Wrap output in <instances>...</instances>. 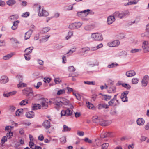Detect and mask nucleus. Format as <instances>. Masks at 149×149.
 Instances as JSON below:
<instances>
[{
	"mask_svg": "<svg viewBox=\"0 0 149 149\" xmlns=\"http://www.w3.org/2000/svg\"><path fill=\"white\" fill-rule=\"evenodd\" d=\"M23 110L22 109H19L17 110L15 112L16 116H19L22 114Z\"/></svg>",
	"mask_w": 149,
	"mask_h": 149,
	"instance_id": "30",
	"label": "nucleus"
},
{
	"mask_svg": "<svg viewBox=\"0 0 149 149\" xmlns=\"http://www.w3.org/2000/svg\"><path fill=\"white\" fill-rule=\"evenodd\" d=\"M103 96L104 99L106 101H108L110 100L111 97V96H109L107 95H103Z\"/></svg>",
	"mask_w": 149,
	"mask_h": 149,
	"instance_id": "45",
	"label": "nucleus"
},
{
	"mask_svg": "<svg viewBox=\"0 0 149 149\" xmlns=\"http://www.w3.org/2000/svg\"><path fill=\"white\" fill-rule=\"evenodd\" d=\"M109 146V144L108 143H104L102 145V149H107Z\"/></svg>",
	"mask_w": 149,
	"mask_h": 149,
	"instance_id": "58",
	"label": "nucleus"
},
{
	"mask_svg": "<svg viewBox=\"0 0 149 149\" xmlns=\"http://www.w3.org/2000/svg\"><path fill=\"white\" fill-rule=\"evenodd\" d=\"M69 71L70 72H74L75 70V69L73 66H70L68 68Z\"/></svg>",
	"mask_w": 149,
	"mask_h": 149,
	"instance_id": "54",
	"label": "nucleus"
},
{
	"mask_svg": "<svg viewBox=\"0 0 149 149\" xmlns=\"http://www.w3.org/2000/svg\"><path fill=\"white\" fill-rule=\"evenodd\" d=\"M12 127L11 126H6L5 127V130L8 132H11V129Z\"/></svg>",
	"mask_w": 149,
	"mask_h": 149,
	"instance_id": "59",
	"label": "nucleus"
},
{
	"mask_svg": "<svg viewBox=\"0 0 149 149\" xmlns=\"http://www.w3.org/2000/svg\"><path fill=\"white\" fill-rule=\"evenodd\" d=\"M75 48H73L72 49L73 50H70L66 54H69V55H70L73 52H74L75 51Z\"/></svg>",
	"mask_w": 149,
	"mask_h": 149,
	"instance_id": "64",
	"label": "nucleus"
},
{
	"mask_svg": "<svg viewBox=\"0 0 149 149\" xmlns=\"http://www.w3.org/2000/svg\"><path fill=\"white\" fill-rule=\"evenodd\" d=\"M91 37L93 39L96 40H102L103 39L102 35L98 33L92 34Z\"/></svg>",
	"mask_w": 149,
	"mask_h": 149,
	"instance_id": "4",
	"label": "nucleus"
},
{
	"mask_svg": "<svg viewBox=\"0 0 149 149\" xmlns=\"http://www.w3.org/2000/svg\"><path fill=\"white\" fill-rule=\"evenodd\" d=\"M71 130V128L69 127L68 126L66 125H64L63 126V129L62 130L63 132H65L66 131H69Z\"/></svg>",
	"mask_w": 149,
	"mask_h": 149,
	"instance_id": "33",
	"label": "nucleus"
},
{
	"mask_svg": "<svg viewBox=\"0 0 149 149\" xmlns=\"http://www.w3.org/2000/svg\"><path fill=\"white\" fill-rule=\"evenodd\" d=\"M139 81L138 79L136 78H134L132 79V83L133 84H137Z\"/></svg>",
	"mask_w": 149,
	"mask_h": 149,
	"instance_id": "46",
	"label": "nucleus"
},
{
	"mask_svg": "<svg viewBox=\"0 0 149 149\" xmlns=\"http://www.w3.org/2000/svg\"><path fill=\"white\" fill-rule=\"evenodd\" d=\"M13 136V133L10 132L7 133L6 134V137L8 139H10Z\"/></svg>",
	"mask_w": 149,
	"mask_h": 149,
	"instance_id": "40",
	"label": "nucleus"
},
{
	"mask_svg": "<svg viewBox=\"0 0 149 149\" xmlns=\"http://www.w3.org/2000/svg\"><path fill=\"white\" fill-rule=\"evenodd\" d=\"M72 112L68 108L66 110H63L61 112V116H68L72 114Z\"/></svg>",
	"mask_w": 149,
	"mask_h": 149,
	"instance_id": "5",
	"label": "nucleus"
},
{
	"mask_svg": "<svg viewBox=\"0 0 149 149\" xmlns=\"http://www.w3.org/2000/svg\"><path fill=\"white\" fill-rule=\"evenodd\" d=\"M118 103V100H116L114 99H112L108 102V104L110 106H115Z\"/></svg>",
	"mask_w": 149,
	"mask_h": 149,
	"instance_id": "13",
	"label": "nucleus"
},
{
	"mask_svg": "<svg viewBox=\"0 0 149 149\" xmlns=\"http://www.w3.org/2000/svg\"><path fill=\"white\" fill-rule=\"evenodd\" d=\"M110 113L113 116H116L117 115V112L115 109H113L111 110Z\"/></svg>",
	"mask_w": 149,
	"mask_h": 149,
	"instance_id": "43",
	"label": "nucleus"
},
{
	"mask_svg": "<svg viewBox=\"0 0 149 149\" xmlns=\"http://www.w3.org/2000/svg\"><path fill=\"white\" fill-rule=\"evenodd\" d=\"M87 104V107L89 108V109H92L93 107H94V106L91 103H90L89 102H86Z\"/></svg>",
	"mask_w": 149,
	"mask_h": 149,
	"instance_id": "38",
	"label": "nucleus"
},
{
	"mask_svg": "<svg viewBox=\"0 0 149 149\" xmlns=\"http://www.w3.org/2000/svg\"><path fill=\"white\" fill-rule=\"evenodd\" d=\"M42 84L41 82H39L37 83L36 85H34V86L36 89H38L40 86L42 85Z\"/></svg>",
	"mask_w": 149,
	"mask_h": 149,
	"instance_id": "55",
	"label": "nucleus"
},
{
	"mask_svg": "<svg viewBox=\"0 0 149 149\" xmlns=\"http://www.w3.org/2000/svg\"><path fill=\"white\" fill-rule=\"evenodd\" d=\"M122 86L123 87L127 89H129L130 88V86L129 84H122Z\"/></svg>",
	"mask_w": 149,
	"mask_h": 149,
	"instance_id": "63",
	"label": "nucleus"
},
{
	"mask_svg": "<svg viewBox=\"0 0 149 149\" xmlns=\"http://www.w3.org/2000/svg\"><path fill=\"white\" fill-rule=\"evenodd\" d=\"M13 55V54H8L4 56L3 57V59L4 60H7L9 59Z\"/></svg>",
	"mask_w": 149,
	"mask_h": 149,
	"instance_id": "35",
	"label": "nucleus"
},
{
	"mask_svg": "<svg viewBox=\"0 0 149 149\" xmlns=\"http://www.w3.org/2000/svg\"><path fill=\"white\" fill-rule=\"evenodd\" d=\"M118 65L117 63H113L111 64L108 65L107 67L109 68H112Z\"/></svg>",
	"mask_w": 149,
	"mask_h": 149,
	"instance_id": "32",
	"label": "nucleus"
},
{
	"mask_svg": "<svg viewBox=\"0 0 149 149\" xmlns=\"http://www.w3.org/2000/svg\"><path fill=\"white\" fill-rule=\"evenodd\" d=\"M101 117H99L97 116H95L93 117L92 118L93 121L94 123H99L100 121V118H101Z\"/></svg>",
	"mask_w": 149,
	"mask_h": 149,
	"instance_id": "16",
	"label": "nucleus"
},
{
	"mask_svg": "<svg viewBox=\"0 0 149 149\" xmlns=\"http://www.w3.org/2000/svg\"><path fill=\"white\" fill-rule=\"evenodd\" d=\"M115 20V17L114 16L111 15L107 18V23L108 24H110L112 23Z\"/></svg>",
	"mask_w": 149,
	"mask_h": 149,
	"instance_id": "14",
	"label": "nucleus"
},
{
	"mask_svg": "<svg viewBox=\"0 0 149 149\" xmlns=\"http://www.w3.org/2000/svg\"><path fill=\"white\" fill-rule=\"evenodd\" d=\"M26 86V84L23 83H22L21 81L19 82V84L17 85V86L18 88H20L22 87H25Z\"/></svg>",
	"mask_w": 149,
	"mask_h": 149,
	"instance_id": "34",
	"label": "nucleus"
},
{
	"mask_svg": "<svg viewBox=\"0 0 149 149\" xmlns=\"http://www.w3.org/2000/svg\"><path fill=\"white\" fill-rule=\"evenodd\" d=\"M141 50V49H132L131 50V52L132 53L137 52H140Z\"/></svg>",
	"mask_w": 149,
	"mask_h": 149,
	"instance_id": "57",
	"label": "nucleus"
},
{
	"mask_svg": "<svg viewBox=\"0 0 149 149\" xmlns=\"http://www.w3.org/2000/svg\"><path fill=\"white\" fill-rule=\"evenodd\" d=\"M130 0H124V3L125 6H126L129 5L130 4Z\"/></svg>",
	"mask_w": 149,
	"mask_h": 149,
	"instance_id": "56",
	"label": "nucleus"
},
{
	"mask_svg": "<svg viewBox=\"0 0 149 149\" xmlns=\"http://www.w3.org/2000/svg\"><path fill=\"white\" fill-rule=\"evenodd\" d=\"M149 43L148 41H143L142 44V48L144 53L149 52Z\"/></svg>",
	"mask_w": 149,
	"mask_h": 149,
	"instance_id": "3",
	"label": "nucleus"
},
{
	"mask_svg": "<svg viewBox=\"0 0 149 149\" xmlns=\"http://www.w3.org/2000/svg\"><path fill=\"white\" fill-rule=\"evenodd\" d=\"M129 15V12L128 11H125L124 12H122L120 13L118 11H116L115 12L113 15V16L114 17H116V18H119L120 19H122L124 18L127 15Z\"/></svg>",
	"mask_w": 149,
	"mask_h": 149,
	"instance_id": "1",
	"label": "nucleus"
},
{
	"mask_svg": "<svg viewBox=\"0 0 149 149\" xmlns=\"http://www.w3.org/2000/svg\"><path fill=\"white\" fill-rule=\"evenodd\" d=\"M76 29H78L81 27L82 24V23L80 22L77 23H75Z\"/></svg>",
	"mask_w": 149,
	"mask_h": 149,
	"instance_id": "52",
	"label": "nucleus"
},
{
	"mask_svg": "<svg viewBox=\"0 0 149 149\" xmlns=\"http://www.w3.org/2000/svg\"><path fill=\"white\" fill-rule=\"evenodd\" d=\"M24 95L26 96H29L30 97L33 96V91L31 88H26L22 90Z\"/></svg>",
	"mask_w": 149,
	"mask_h": 149,
	"instance_id": "2",
	"label": "nucleus"
},
{
	"mask_svg": "<svg viewBox=\"0 0 149 149\" xmlns=\"http://www.w3.org/2000/svg\"><path fill=\"white\" fill-rule=\"evenodd\" d=\"M111 123V120H104L101 118L100 121V125L102 126H107L109 125Z\"/></svg>",
	"mask_w": 149,
	"mask_h": 149,
	"instance_id": "6",
	"label": "nucleus"
},
{
	"mask_svg": "<svg viewBox=\"0 0 149 149\" xmlns=\"http://www.w3.org/2000/svg\"><path fill=\"white\" fill-rule=\"evenodd\" d=\"M54 81L56 84H59L61 82V80L59 78H56L54 79Z\"/></svg>",
	"mask_w": 149,
	"mask_h": 149,
	"instance_id": "53",
	"label": "nucleus"
},
{
	"mask_svg": "<svg viewBox=\"0 0 149 149\" xmlns=\"http://www.w3.org/2000/svg\"><path fill=\"white\" fill-rule=\"evenodd\" d=\"M61 101L62 104H63L65 105H67L68 104L69 102V101L68 100L64 98H61Z\"/></svg>",
	"mask_w": 149,
	"mask_h": 149,
	"instance_id": "26",
	"label": "nucleus"
},
{
	"mask_svg": "<svg viewBox=\"0 0 149 149\" xmlns=\"http://www.w3.org/2000/svg\"><path fill=\"white\" fill-rule=\"evenodd\" d=\"M149 79V77L148 75H145L144 76L143 78L142 79L141 83L142 86H146L148 83V81Z\"/></svg>",
	"mask_w": 149,
	"mask_h": 149,
	"instance_id": "9",
	"label": "nucleus"
},
{
	"mask_svg": "<svg viewBox=\"0 0 149 149\" xmlns=\"http://www.w3.org/2000/svg\"><path fill=\"white\" fill-rule=\"evenodd\" d=\"M103 45L102 44H100L98 45H97L95 47H92L91 48V49L92 51H95L97 50L98 49L102 47Z\"/></svg>",
	"mask_w": 149,
	"mask_h": 149,
	"instance_id": "29",
	"label": "nucleus"
},
{
	"mask_svg": "<svg viewBox=\"0 0 149 149\" xmlns=\"http://www.w3.org/2000/svg\"><path fill=\"white\" fill-rule=\"evenodd\" d=\"M26 116L28 118H32L34 116V113L32 111L26 113Z\"/></svg>",
	"mask_w": 149,
	"mask_h": 149,
	"instance_id": "19",
	"label": "nucleus"
},
{
	"mask_svg": "<svg viewBox=\"0 0 149 149\" xmlns=\"http://www.w3.org/2000/svg\"><path fill=\"white\" fill-rule=\"evenodd\" d=\"M41 106L39 104H33V105L32 106V110H36L39 109L40 108Z\"/></svg>",
	"mask_w": 149,
	"mask_h": 149,
	"instance_id": "27",
	"label": "nucleus"
},
{
	"mask_svg": "<svg viewBox=\"0 0 149 149\" xmlns=\"http://www.w3.org/2000/svg\"><path fill=\"white\" fill-rule=\"evenodd\" d=\"M113 136L112 133L111 132H104L100 136L101 139H104L108 137H112Z\"/></svg>",
	"mask_w": 149,
	"mask_h": 149,
	"instance_id": "10",
	"label": "nucleus"
},
{
	"mask_svg": "<svg viewBox=\"0 0 149 149\" xmlns=\"http://www.w3.org/2000/svg\"><path fill=\"white\" fill-rule=\"evenodd\" d=\"M19 22V21L18 20L14 22L13 25L11 27V28L13 30H15L17 29L18 26V24Z\"/></svg>",
	"mask_w": 149,
	"mask_h": 149,
	"instance_id": "25",
	"label": "nucleus"
},
{
	"mask_svg": "<svg viewBox=\"0 0 149 149\" xmlns=\"http://www.w3.org/2000/svg\"><path fill=\"white\" fill-rule=\"evenodd\" d=\"M90 11V10L89 9H87L83 11H81L78 12L77 13V15L79 17H82L84 16L86 17L87 15L89 13V12Z\"/></svg>",
	"mask_w": 149,
	"mask_h": 149,
	"instance_id": "7",
	"label": "nucleus"
},
{
	"mask_svg": "<svg viewBox=\"0 0 149 149\" xmlns=\"http://www.w3.org/2000/svg\"><path fill=\"white\" fill-rule=\"evenodd\" d=\"M42 107L43 109L47 108L48 107V103L44 99H42L41 102Z\"/></svg>",
	"mask_w": 149,
	"mask_h": 149,
	"instance_id": "17",
	"label": "nucleus"
},
{
	"mask_svg": "<svg viewBox=\"0 0 149 149\" xmlns=\"http://www.w3.org/2000/svg\"><path fill=\"white\" fill-rule=\"evenodd\" d=\"M50 35H47L40 40V42H43L47 41L48 38L50 37Z\"/></svg>",
	"mask_w": 149,
	"mask_h": 149,
	"instance_id": "24",
	"label": "nucleus"
},
{
	"mask_svg": "<svg viewBox=\"0 0 149 149\" xmlns=\"http://www.w3.org/2000/svg\"><path fill=\"white\" fill-rule=\"evenodd\" d=\"M69 28L71 29H76L75 23L70 24L69 26Z\"/></svg>",
	"mask_w": 149,
	"mask_h": 149,
	"instance_id": "47",
	"label": "nucleus"
},
{
	"mask_svg": "<svg viewBox=\"0 0 149 149\" xmlns=\"http://www.w3.org/2000/svg\"><path fill=\"white\" fill-rule=\"evenodd\" d=\"M28 100H24L22 101L19 103V105L21 106L25 105L27 104L28 103Z\"/></svg>",
	"mask_w": 149,
	"mask_h": 149,
	"instance_id": "41",
	"label": "nucleus"
},
{
	"mask_svg": "<svg viewBox=\"0 0 149 149\" xmlns=\"http://www.w3.org/2000/svg\"><path fill=\"white\" fill-rule=\"evenodd\" d=\"M8 78L6 76L4 75L1 76L0 80L1 83L5 84L8 82Z\"/></svg>",
	"mask_w": 149,
	"mask_h": 149,
	"instance_id": "15",
	"label": "nucleus"
},
{
	"mask_svg": "<svg viewBox=\"0 0 149 149\" xmlns=\"http://www.w3.org/2000/svg\"><path fill=\"white\" fill-rule=\"evenodd\" d=\"M33 48L32 47H30L28 48H26L24 51L25 54H29L31 53L32 50H33Z\"/></svg>",
	"mask_w": 149,
	"mask_h": 149,
	"instance_id": "20",
	"label": "nucleus"
},
{
	"mask_svg": "<svg viewBox=\"0 0 149 149\" xmlns=\"http://www.w3.org/2000/svg\"><path fill=\"white\" fill-rule=\"evenodd\" d=\"M116 87L114 86H112L110 88V90L108 91L109 93L115 92L116 91Z\"/></svg>",
	"mask_w": 149,
	"mask_h": 149,
	"instance_id": "49",
	"label": "nucleus"
},
{
	"mask_svg": "<svg viewBox=\"0 0 149 149\" xmlns=\"http://www.w3.org/2000/svg\"><path fill=\"white\" fill-rule=\"evenodd\" d=\"M50 30V28L46 27L43 28L42 32V33H45L48 32Z\"/></svg>",
	"mask_w": 149,
	"mask_h": 149,
	"instance_id": "36",
	"label": "nucleus"
},
{
	"mask_svg": "<svg viewBox=\"0 0 149 149\" xmlns=\"http://www.w3.org/2000/svg\"><path fill=\"white\" fill-rule=\"evenodd\" d=\"M7 138L6 136H3L2 138L1 142L2 144H4L5 142L7 141Z\"/></svg>",
	"mask_w": 149,
	"mask_h": 149,
	"instance_id": "50",
	"label": "nucleus"
},
{
	"mask_svg": "<svg viewBox=\"0 0 149 149\" xmlns=\"http://www.w3.org/2000/svg\"><path fill=\"white\" fill-rule=\"evenodd\" d=\"M108 108V106L107 104H99L98 105V109H100L103 108L107 109Z\"/></svg>",
	"mask_w": 149,
	"mask_h": 149,
	"instance_id": "28",
	"label": "nucleus"
},
{
	"mask_svg": "<svg viewBox=\"0 0 149 149\" xmlns=\"http://www.w3.org/2000/svg\"><path fill=\"white\" fill-rule=\"evenodd\" d=\"M10 40L13 44H14V43H19V42H18L17 39L15 38H11L10 39Z\"/></svg>",
	"mask_w": 149,
	"mask_h": 149,
	"instance_id": "44",
	"label": "nucleus"
},
{
	"mask_svg": "<svg viewBox=\"0 0 149 149\" xmlns=\"http://www.w3.org/2000/svg\"><path fill=\"white\" fill-rule=\"evenodd\" d=\"M42 125L46 129H49L51 126L50 122L47 120H45L43 122Z\"/></svg>",
	"mask_w": 149,
	"mask_h": 149,
	"instance_id": "12",
	"label": "nucleus"
},
{
	"mask_svg": "<svg viewBox=\"0 0 149 149\" xmlns=\"http://www.w3.org/2000/svg\"><path fill=\"white\" fill-rule=\"evenodd\" d=\"M137 123L139 125H143L145 123V121L142 118H140L137 120Z\"/></svg>",
	"mask_w": 149,
	"mask_h": 149,
	"instance_id": "18",
	"label": "nucleus"
},
{
	"mask_svg": "<svg viewBox=\"0 0 149 149\" xmlns=\"http://www.w3.org/2000/svg\"><path fill=\"white\" fill-rule=\"evenodd\" d=\"M84 83L86 84H87L88 85H95V83L93 81H84Z\"/></svg>",
	"mask_w": 149,
	"mask_h": 149,
	"instance_id": "60",
	"label": "nucleus"
},
{
	"mask_svg": "<svg viewBox=\"0 0 149 149\" xmlns=\"http://www.w3.org/2000/svg\"><path fill=\"white\" fill-rule=\"evenodd\" d=\"M120 42L118 40H115L107 43V45L109 47H115L119 45Z\"/></svg>",
	"mask_w": 149,
	"mask_h": 149,
	"instance_id": "11",
	"label": "nucleus"
},
{
	"mask_svg": "<svg viewBox=\"0 0 149 149\" xmlns=\"http://www.w3.org/2000/svg\"><path fill=\"white\" fill-rule=\"evenodd\" d=\"M16 91H14L12 92H10L6 94H3V96L6 97H8L9 96L13 95L16 93Z\"/></svg>",
	"mask_w": 149,
	"mask_h": 149,
	"instance_id": "23",
	"label": "nucleus"
},
{
	"mask_svg": "<svg viewBox=\"0 0 149 149\" xmlns=\"http://www.w3.org/2000/svg\"><path fill=\"white\" fill-rule=\"evenodd\" d=\"M58 99L57 98H56L54 99V103L58 107H60L61 106H62V104L61 102V100L59 101L58 100Z\"/></svg>",
	"mask_w": 149,
	"mask_h": 149,
	"instance_id": "21",
	"label": "nucleus"
},
{
	"mask_svg": "<svg viewBox=\"0 0 149 149\" xmlns=\"http://www.w3.org/2000/svg\"><path fill=\"white\" fill-rule=\"evenodd\" d=\"M51 80V79L47 77V78H44V80H43V81L44 82L46 83L47 82L48 83H49L50 81Z\"/></svg>",
	"mask_w": 149,
	"mask_h": 149,
	"instance_id": "61",
	"label": "nucleus"
},
{
	"mask_svg": "<svg viewBox=\"0 0 149 149\" xmlns=\"http://www.w3.org/2000/svg\"><path fill=\"white\" fill-rule=\"evenodd\" d=\"M39 11L38 13L39 16H47L49 15L48 13L45 10H43V8H41L40 6L39 7Z\"/></svg>",
	"mask_w": 149,
	"mask_h": 149,
	"instance_id": "8",
	"label": "nucleus"
},
{
	"mask_svg": "<svg viewBox=\"0 0 149 149\" xmlns=\"http://www.w3.org/2000/svg\"><path fill=\"white\" fill-rule=\"evenodd\" d=\"M128 93V91H126L124 92L123 93L121 94V95L120 96V98H123L125 97H127V95Z\"/></svg>",
	"mask_w": 149,
	"mask_h": 149,
	"instance_id": "37",
	"label": "nucleus"
},
{
	"mask_svg": "<svg viewBox=\"0 0 149 149\" xmlns=\"http://www.w3.org/2000/svg\"><path fill=\"white\" fill-rule=\"evenodd\" d=\"M90 49L87 47L83 48L80 49V52L82 53H85L87 51H88Z\"/></svg>",
	"mask_w": 149,
	"mask_h": 149,
	"instance_id": "39",
	"label": "nucleus"
},
{
	"mask_svg": "<svg viewBox=\"0 0 149 149\" xmlns=\"http://www.w3.org/2000/svg\"><path fill=\"white\" fill-rule=\"evenodd\" d=\"M73 35V32L72 31H70L68 32V36L66 37V39L68 40L69 38H71V36Z\"/></svg>",
	"mask_w": 149,
	"mask_h": 149,
	"instance_id": "42",
	"label": "nucleus"
},
{
	"mask_svg": "<svg viewBox=\"0 0 149 149\" xmlns=\"http://www.w3.org/2000/svg\"><path fill=\"white\" fill-rule=\"evenodd\" d=\"M60 141L62 144L65 143L66 141V137L65 136L62 137L60 139Z\"/></svg>",
	"mask_w": 149,
	"mask_h": 149,
	"instance_id": "51",
	"label": "nucleus"
},
{
	"mask_svg": "<svg viewBox=\"0 0 149 149\" xmlns=\"http://www.w3.org/2000/svg\"><path fill=\"white\" fill-rule=\"evenodd\" d=\"M65 93V89H61L58 91L57 93L58 95H61Z\"/></svg>",
	"mask_w": 149,
	"mask_h": 149,
	"instance_id": "48",
	"label": "nucleus"
},
{
	"mask_svg": "<svg viewBox=\"0 0 149 149\" xmlns=\"http://www.w3.org/2000/svg\"><path fill=\"white\" fill-rule=\"evenodd\" d=\"M16 2L15 0H9L7 1V4L9 6H12L15 4Z\"/></svg>",
	"mask_w": 149,
	"mask_h": 149,
	"instance_id": "31",
	"label": "nucleus"
},
{
	"mask_svg": "<svg viewBox=\"0 0 149 149\" xmlns=\"http://www.w3.org/2000/svg\"><path fill=\"white\" fill-rule=\"evenodd\" d=\"M25 59L27 60H29L30 59V57L29 54H25L24 55Z\"/></svg>",
	"mask_w": 149,
	"mask_h": 149,
	"instance_id": "62",
	"label": "nucleus"
},
{
	"mask_svg": "<svg viewBox=\"0 0 149 149\" xmlns=\"http://www.w3.org/2000/svg\"><path fill=\"white\" fill-rule=\"evenodd\" d=\"M32 31L31 30H29L27 32L25 33V40L29 39L30 37Z\"/></svg>",
	"mask_w": 149,
	"mask_h": 149,
	"instance_id": "22",
	"label": "nucleus"
}]
</instances>
